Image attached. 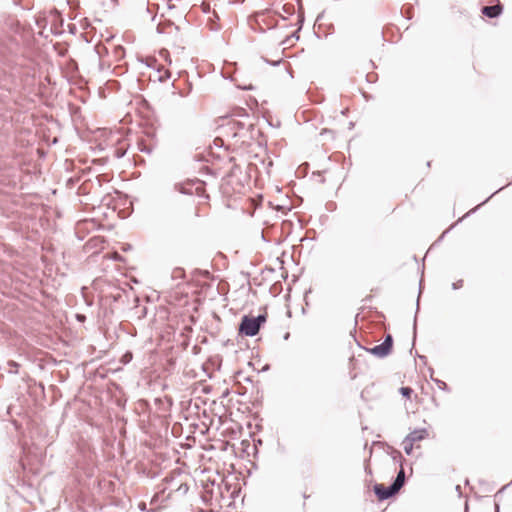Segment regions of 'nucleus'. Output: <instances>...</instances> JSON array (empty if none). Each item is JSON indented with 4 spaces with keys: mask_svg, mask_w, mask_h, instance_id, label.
Segmentation results:
<instances>
[{
    "mask_svg": "<svg viewBox=\"0 0 512 512\" xmlns=\"http://www.w3.org/2000/svg\"><path fill=\"white\" fill-rule=\"evenodd\" d=\"M392 346L393 337L390 334H387L381 344L369 348L367 351L378 358H384L391 353Z\"/></svg>",
    "mask_w": 512,
    "mask_h": 512,
    "instance_id": "f257e3e1",
    "label": "nucleus"
},
{
    "mask_svg": "<svg viewBox=\"0 0 512 512\" xmlns=\"http://www.w3.org/2000/svg\"><path fill=\"white\" fill-rule=\"evenodd\" d=\"M259 330V324L253 319V317L247 315L243 316L239 326L240 333L253 337L258 334Z\"/></svg>",
    "mask_w": 512,
    "mask_h": 512,
    "instance_id": "f03ea898",
    "label": "nucleus"
},
{
    "mask_svg": "<svg viewBox=\"0 0 512 512\" xmlns=\"http://www.w3.org/2000/svg\"><path fill=\"white\" fill-rule=\"evenodd\" d=\"M374 492L379 500H386L398 493L399 489L393 484L388 487L382 484H376L374 486Z\"/></svg>",
    "mask_w": 512,
    "mask_h": 512,
    "instance_id": "7ed1b4c3",
    "label": "nucleus"
},
{
    "mask_svg": "<svg viewBox=\"0 0 512 512\" xmlns=\"http://www.w3.org/2000/svg\"><path fill=\"white\" fill-rule=\"evenodd\" d=\"M256 22L260 26L262 31L265 29H271L277 25V20L272 18L270 15L266 13H262L256 16Z\"/></svg>",
    "mask_w": 512,
    "mask_h": 512,
    "instance_id": "20e7f679",
    "label": "nucleus"
},
{
    "mask_svg": "<svg viewBox=\"0 0 512 512\" xmlns=\"http://www.w3.org/2000/svg\"><path fill=\"white\" fill-rule=\"evenodd\" d=\"M428 436V431L425 428L421 429H415L412 432H410L405 438L411 441L412 443H415L417 441H421L425 439Z\"/></svg>",
    "mask_w": 512,
    "mask_h": 512,
    "instance_id": "39448f33",
    "label": "nucleus"
},
{
    "mask_svg": "<svg viewBox=\"0 0 512 512\" xmlns=\"http://www.w3.org/2000/svg\"><path fill=\"white\" fill-rule=\"evenodd\" d=\"M482 13L489 18H495L501 13V7L499 5L484 6Z\"/></svg>",
    "mask_w": 512,
    "mask_h": 512,
    "instance_id": "423d86ee",
    "label": "nucleus"
},
{
    "mask_svg": "<svg viewBox=\"0 0 512 512\" xmlns=\"http://www.w3.org/2000/svg\"><path fill=\"white\" fill-rule=\"evenodd\" d=\"M404 483H405V473H404L403 468H401V470L398 472V474L392 484L395 485L400 490L403 487Z\"/></svg>",
    "mask_w": 512,
    "mask_h": 512,
    "instance_id": "0eeeda50",
    "label": "nucleus"
},
{
    "mask_svg": "<svg viewBox=\"0 0 512 512\" xmlns=\"http://www.w3.org/2000/svg\"><path fill=\"white\" fill-rule=\"evenodd\" d=\"M413 445H414V443H412V442H411V441H409L408 439H406V438H405V439L403 440V449H404V451H405V453H406L407 455H410V454L412 453V451H413Z\"/></svg>",
    "mask_w": 512,
    "mask_h": 512,
    "instance_id": "6e6552de",
    "label": "nucleus"
},
{
    "mask_svg": "<svg viewBox=\"0 0 512 512\" xmlns=\"http://www.w3.org/2000/svg\"><path fill=\"white\" fill-rule=\"evenodd\" d=\"M188 489H189V487L186 483H181L180 485H178V487L176 489L171 488V491H176L181 494H186Z\"/></svg>",
    "mask_w": 512,
    "mask_h": 512,
    "instance_id": "1a4fd4ad",
    "label": "nucleus"
},
{
    "mask_svg": "<svg viewBox=\"0 0 512 512\" xmlns=\"http://www.w3.org/2000/svg\"><path fill=\"white\" fill-rule=\"evenodd\" d=\"M433 381L437 384V386L441 389V390H444V391H447L449 392L450 389L449 387L447 386V384L442 381V380H439V379H433Z\"/></svg>",
    "mask_w": 512,
    "mask_h": 512,
    "instance_id": "9d476101",
    "label": "nucleus"
},
{
    "mask_svg": "<svg viewBox=\"0 0 512 512\" xmlns=\"http://www.w3.org/2000/svg\"><path fill=\"white\" fill-rule=\"evenodd\" d=\"M400 392L405 397H410L413 390L410 387H402L400 388Z\"/></svg>",
    "mask_w": 512,
    "mask_h": 512,
    "instance_id": "9b49d317",
    "label": "nucleus"
},
{
    "mask_svg": "<svg viewBox=\"0 0 512 512\" xmlns=\"http://www.w3.org/2000/svg\"><path fill=\"white\" fill-rule=\"evenodd\" d=\"M253 319H254V320H256V322H258V324H259V328H260V327H261V325H262L263 323H265V321H266V316H265V315H263V314H260V315H258L257 317H253Z\"/></svg>",
    "mask_w": 512,
    "mask_h": 512,
    "instance_id": "f8f14e48",
    "label": "nucleus"
},
{
    "mask_svg": "<svg viewBox=\"0 0 512 512\" xmlns=\"http://www.w3.org/2000/svg\"><path fill=\"white\" fill-rule=\"evenodd\" d=\"M8 365L10 367V372H14V373H17V368H18V363L14 362V361H9L8 362Z\"/></svg>",
    "mask_w": 512,
    "mask_h": 512,
    "instance_id": "ddd939ff",
    "label": "nucleus"
},
{
    "mask_svg": "<svg viewBox=\"0 0 512 512\" xmlns=\"http://www.w3.org/2000/svg\"><path fill=\"white\" fill-rule=\"evenodd\" d=\"M284 13L292 15L294 13V7L292 5H285L283 6Z\"/></svg>",
    "mask_w": 512,
    "mask_h": 512,
    "instance_id": "4468645a",
    "label": "nucleus"
},
{
    "mask_svg": "<svg viewBox=\"0 0 512 512\" xmlns=\"http://www.w3.org/2000/svg\"><path fill=\"white\" fill-rule=\"evenodd\" d=\"M463 285V280H458L452 284V288L454 290L461 288Z\"/></svg>",
    "mask_w": 512,
    "mask_h": 512,
    "instance_id": "2eb2a0df",
    "label": "nucleus"
},
{
    "mask_svg": "<svg viewBox=\"0 0 512 512\" xmlns=\"http://www.w3.org/2000/svg\"><path fill=\"white\" fill-rule=\"evenodd\" d=\"M281 62V59L269 62L271 65L276 66Z\"/></svg>",
    "mask_w": 512,
    "mask_h": 512,
    "instance_id": "dca6fc26",
    "label": "nucleus"
},
{
    "mask_svg": "<svg viewBox=\"0 0 512 512\" xmlns=\"http://www.w3.org/2000/svg\"><path fill=\"white\" fill-rule=\"evenodd\" d=\"M164 480H165L167 483H170V482H173V480H174V479H173V478H170V479H169L168 477H165V479H164Z\"/></svg>",
    "mask_w": 512,
    "mask_h": 512,
    "instance_id": "f3484780",
    "label": "nucleus"
},
{
    "mask_svg": "<svg viewBox=\"0 0 512 512\" xmlns=\"http://www.w3.org/2000/svg\"><path fill=\"white\" fill-rule=\"evenodd\" d=\"M83 318H84V316H80V315H78V319H79V320H82Z\"/></svg>",
    "mask_w": 512,
    "mask_h": 512,
    "instance_id": "a211bd4d",
    "label": "nucleus"
},
{
    "mask_svg": "<svg viewBox=\"0 0 512 512\" xmlns=\"http://www.w3.org/2000/svg\"><path fill=\"white\" fill-rule=\"evenodd\" d=\"M166 489H167V487H164V488L161 490V493H164Z\"/></svg>",
    "mask_w": 512,
    "mask_h": 512,
    "instance_id": "6ab92c4d",
    "label": "nucleus"
},
{
    "mask_svg": "<svg viewBox=\"0 0 512 512\" xmlns=\"http://www.w3.org/2000/svg\"><path fill=\"white\" fill-rule=\"evenodd\" d=\"M279 16H280L283 20H285V16H284V15H280V14H279Z\"/></svg>",
    "mask_w": 512,
    "mask_h": 512,
    "instance_id": "aec40b11",
    "label": "nucleus"
}]
</instances>
